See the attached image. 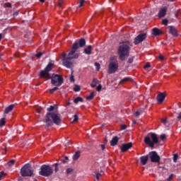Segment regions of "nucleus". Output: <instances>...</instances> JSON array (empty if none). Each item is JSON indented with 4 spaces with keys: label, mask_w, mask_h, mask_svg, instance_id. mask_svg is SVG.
I'll return each mask as SVG.
<instances>
[{
    "label": "nucleus",
    "mask_w": 181,
    "mask_h": 181,
    "mask_svg": "<svg viewBox=\"0 0 181 181\" xmlns=\"http://www.w3.org/2000/svg\"><path fill=\"white\" fill-rule=\"evenodd\" d=\"M93 50V47L91 45L88 46L84 49V53L86 54H91V51Z\"/></svg>",
    "instance_id": "obj_21"
},
{
    "label": "nucleus",
    "mask_w": 181,
    "mask_h": 181,
    "mask_svg": "<svg viewBox=\"0 0 181 181\" xmlns=\"http://www.w3.org/2000/svg\"><path fill=\"white\" fill-rule=\"evenodd\" d=\"M121 129H127V125L122 124V125L121 126Z\"/></svg>",
    "instance_id": "obj_48"
},
{
    "label": "nucleus",
    "mask_w": 181,
    "mask_h": 181,
    "mask_svg": "<svg viewBox=\"0 0 181 181\" xmlns=\"http://www.w3.org/2000/svg\"><path fill=\"white\" fill-rule=\"evenodd\" d=\"M40 1H41V2H45V0H40Z\"/></svg>",
    "instance_id": "obj_61"
},
{
    "label": "nucleus",
    "mask_w": 181,
    "mask_h": 181,
    "mask_svg": "<svg viewBox=\"0 0 181 181\" xmlns=\"http://www.w3.org/2000/svg\"><path fill=\"white\" fill-rule=\"evenodd\" d=\"M177 158H178L177 154H174L173 156L174 162H176L177 160Z\"/></svg>",
    "instance_id": "obj_43"
},
{
    "label": "nucleus",
    "mask_w": 181,
    "mask_h": 181,
    "mask_svg": "<svg viewBox=\"0 0 181 181\" xmlns=\"http://www.w3.org/2000/svg\"><path fill=\"white\" fill-rule=\"evenodd\" d=\"M166 12H168V8L167 7H163L160 9L158 13V17L159 18H163L166 15Z\"/></svg>",
    "instance_id": "obj_14"
},
{
    "label": "nucleus",
    "mask_w": 181,
    "mask_h": 181,
    "mask_svg": "<svg viewBox=\"0 0 181 181\" xmlns=\"http://www.w3.org/2000/svg\"><path fill=\"white\" fill-rule=\"evenodd\" d=\"M101 149L102 151H104V149H105V146L104 144L101 145Z\"/></svg>",
    "instance_id": "obj_50"
},
{
    "label": "nucleus",
    "mask_w": 181,
    "mask_h": 181,
    "mask_svg": "<svg viewBox=\"0 0 181 181\" xmlns=\"http://www.w3.org/2000/svg\"><path fill=\"white\" fill-rule=\"evenodd\" d=\"M168 23V19H163V21H162L163 25H167Z\"/></svg>",
    "instance_id": "obj_41"
},
{
    "label": "nucleus",
    "mask_w": 181,
    "mask_h": 181,
    "mask_svg": "<svg viewBox=\"0 0 181 181\" xmlns=\"http://www.w3.org/2000/svg\"><path fill=\"white\" fill-rule=\"evenodd\" d=\"M94 98V92H92L89 95L86 96L87 100H93Z\"/></svg>",
    "instance_id": "obj_28"
},
{
    "label": "nucleus",
    "mask_w": 181,
    "mask_h": 181,
    "mask_svg": "<svg viewBox=\"0 0 181 181\" xmlns=\"http://www.w3.org/2000/svg\"><path fill=\"white\" fill-rule=\"evenodd\" d=\"M78 121V116L77 115H74V122H77Z\"/></svg>",
    "instance_id": "obj_37"
},
{
    "label": "nucleus",
    "mask_w": 181,
    "mask_h": 181,
    "mask_svg": "<svg viewBox=\"0 0 181 181\" xmlns=\"http://www.w3.org/2000/svg\"><path fill=\"white\" fill-rule=\"evenodd\" d=\"M74 102L75 103V104H78V103H83V98H80V97H77L74 99Z\"/></svg>",
    "instance_id": "obj_26"
},
{
    "label": "nucleus",
    "mask_w": 181,
    "mask_h": 181,
    "mask_svg": "<svg viewBox=\"0 0 181 181\" xmlns=\"http://www.w3.org/2000/svg\"><path fill=\"white\" fill-rule=\"evenodd\" d=\"M95 67H96L97 71H98L100 70V69L101 68V66L100 65L99 63L95 62Z\"/></svg>",
    "instance_id": "obj_32"
},
{
    "label": "nucleus",
    "mask_w": 181,
    "mask_h": 181,
    "mask_svg": "<svg viewBox=\"0 0 181 181\" xmlns=\"http://www.w3.org/2000/svg\"><path fill=\"white\" fill-rule=\"evenodd\" d=\"M119 139L118 138V136L113 137L110 141L111 146H115V145H117V144H118Z\"/></svg>",
    "instance_id": "obj_17"
},
{
    "label": "nucleus",
    "mask_w": 181,
    "mask_h": 181,
    "mask_svg": "<svg viewBox=\"0 0 181 181\" xmlns=\"http://www.w3.org/2000/svg\"><path fill=\"white\" fill-rule=\"evenodd\" d=\"M173 177V174H171L169 177L168 178V180H170Z\"/></svg>",
    "instance_id": "obj_49"
},
{
    "label": "nucleus",
    "mask_w": 181,
    "mask_h": 181,
    "mask_svg": "<svg viewBox=\"0 0 181 181\" xmlns=\"http://www.w3.org/2000/svg\"><path fill=\"white\" fill-rule=\"evenodd\" d=\"M43 55V53L42 52H37L35 56L37 57V59H40V57H42V56Z\"/></svg>",
    "instance_id": "obj_38"
},
{
    "label": "nucleus",
    "mask_w": 181,
    "mask_h": 181,
    "mask_svg": "<svg viewBox=\"0 0 181 181\" xmlns=\"http://www.w3.org/2000/svg\"><path fill=\"white\" fill-rule=\"evenodd\" d=\"M178 119H181V112H180V114H179Z\"/></svg>",
    "instance_id": "obj_54"
},
{
    "label": "nucleus",
    "mask_w": 181,
    "mask_h": 181,
    "mask_svg": "<svg viewBox=\"0 0 181 181\" xmlns=\"http://www.w3.org/2000/svg\"><path fill=\"white\" fill-rule=\"evenodd\" d=\"M14 107L15 105H10L5 109L4 114H8V112H11Z\"/></svg>",
    "instance_id": "obj_19"
},
{
    "label": "nucleus",
    "mask_w": 181,
    "mask_h": 181,
    "mask_svg": "<svg viewBox=\"0 0 181 181\" xmlns=\"http://www.w3.org/2000/svg\"><path fill=\"white\" fill-rule=\"evenodd\" d=\"M102 88L103 86H101V85H98L96 88V91H101Z\"/></svg>",
    "instance_id": "obj_42"
},
{
    "label": "nucleus",
    "mask_w": 181,
    "mask_h": 181,
    "mask_svg": "<svg viewBox=\"0 0 181 181\" xmlns=\"http://www.w3.org/2000/svg\"><path fill=\"white\" fill-rule=\"evenodd\" d=\"M158 59H159V60L162 61V60H163V59H165V57H163V55H162V54H160L158 57Z\"/></svg>",
    "instance_id": "obj_45"
},
{
    "label": "nucleus",
    "mask_w": 181,
    "mask_h": 181,
    "mask_svg": "<svg viewBox=\"0 0 181 181\" xmlns=\"http://www.w3.org/2000/svg\"><path fill=\"white\" fill-rule=\"evenodd\" d=\"M78 49V44L77 42H75L72 45L71 49L68 54L67 57H66V53H62V59L63 66H64L67 69H71L73 66V62H71V60H73V59H78V56H80V53L78 52V51H77Z\"/></svg>",
    "instance_id": "obj_1"
},
{
    "label": "nucleus",
    "mask_w": 181,
    "mask_h": 181,
    "mask_svg": "<svg viewBox=\"0 0 181 181\" xmlns=\"http://www.w3.org/2000/svg\"><path fill=\"white\" fill-rule=\"evenodd\" d=\"M18 12H15V13H13V16H18Z\"/></svg>",
    "instance_id": "obj_53"
},
{
    "label": "nucleus",
    "mask_w": 181,
    "mask_h": 181,
    "mask_svg": "<svg viewBox=\"0 0 181 181\" xmlns=\"http://www.w3.org/2000/svg\"><path fill=\"white\" fill-rule=\"evenodd\" d=\"M53 110H54V106H50L47 108L48 112H57L56 111L54 112Z\"/></svg>",
    "instance_id": "obj_30"
},
{
    "label": "nucleus",
    "mask_w": 181,
    "mask_h": 181,
    "mask_svg": "<svg viewBox=\"0 0 181 181\" xmlns=\"http://www.w3.org/2000/svg\"><path fill=\"white\" fill-rule=\"evenodd\" d=\"M5 176H6V173L4 171H1L0 173V180H2V179H4V177H5Z\"/></svg>",
    "instance_id": "obj_29"
},
{
    "label": "nucleus",
    "mask_w": 181,
    "mask_h": 181,
    "mask_svg": "<svg viewBox=\"0 0 181 181\" xmlns=\"http://www.w3.org/2000/svg\"><path fill=\"white\" fill-rule=\"evenodd\" d=\"M64 4V1L63 0H59L58 1V6H59V8H62Z\"/></svg>",
    "instance_id": "obj_31"
},
{
    "label": "nucleus",
    "mask_w": 181,
    "mask_h": 181,
    "mask_svg": "<svg viewBox=\"0 0 181 181\" xmlns=\"http://www.w3.org/2000/svg\"><path fill=\"white\" fill-rule=\"evenodd\" d=\"M130 49H131V42L128 41L123 42L119 44L117 53L119 54L120 60L124 62L126 57H128L129 56Z\"/></svg>",
    "instance_id": "obj_3"
},
{
    "label": "nucleus",
    "mask_w": 181,
    "mask_h": 181,
    "mask_svg": "<svg viewBox=\"0 0 181 181\" xmlns=\"http://www.w3.org/2000/svg\"><path fill=\"white\" fill-rule=\"evenodd\" d=\"M78 44V46L79 45L80 47H84V46H86V40H84L83 38L79 40L78 43L76 42Z\"/></svg>",
    "instance_id": "obj_22"
},
{
    "label": "nucleus",
    "mask_w": 181,
    "mask_h": 181,
    "mask_svg": "<svg viewBox=\"0 0 181 181\" xmlns=\"http://www.w3.org/2000/svg\"><path fill=\"white\" fill-rule=\"evenodd\" d=\"M35 111H36L37 112H38V114L40 113V112H42V107H39V106H37V107H35Z\"/></svg>",
    "instance_id": "obj_35"
},
{
    "label": "nucleus",
    "mask_w": 181,
    "mask_h": 181,
    "mask_svg": "<svg viewBox=\"0 0 181 181\" xmlns=\"http://www.w3.org/2000/svg\"><path fill=\"white\" fill-rule=\"evenodd\" d=\"M40 77L41 78H45V80H49L50 78V74L45 71V69L41 71L40 73Z\"/></svg>",
    "instance_id": "obj_11"
},
{
    "label": "nucleus",
    "mask_w": 181,
    "mask_h": 181,
    "mask_svg": "<svg viewBox=\"0 0 181 181\" xmlns=\"http://www.w3.org/2000/svg\"><path fill=\"white\" fill-rule=\"evenodd\" d=\"M131 78L130 77H125L123 79H122L119 82V83H125V81H131Z\"/></svg>",
    "instance_id": "obj_27"
},
{
    "label": "nucleus",
    "mask_w": 181,
    "mask_h": 181,
    "mask_svg": "<svg viewBox=\"0 0 181 181\" xmlns=\"http://www.w3.org/2000/svg\"><path fill=\"white\" fill-rule=\"evenodd\" d=\"M51 83L53 86L60 87L63 84V77L57 74H54L51 77Z\"/></svg>",
    "instance_id": "obj_8"
},
{
    "label": "nucleus",
    "mask_w": 181,
    "mask_h": 181,
    "mask_svg": "<svg viewBox=\"0 0 181 181\" xmlns=\"http://www.w3.org/2000/svg\"><path fill=\"white\" fill-rule=\"evenodd\" d=\"M14 163H15V160H11L8 162V166H12V165H13Z\"/></svg>",
    "instance_id": "obj_39"
},
{
    "label": "nucleus",
    "mask_w": 181,
    "mask_h": 181,
    "mask_svg": "<svg viewBox=\"0 0 181 181\" xmlns=\"http://www.w3.org/2000/svg\"><path fill=\"white\" fill-rule=\"evenodd\" d=\"M71 172H73V169L72 168H68L66 170V173L69 174V173H71Z\"/></svg>",
    "instance_id": "obj_44"
},
{
    "label": "nucleus",
    "mask_w": 181,
    "mask_h": 181,
    "mask_svg": "<svg viewBox=\"0 0 181 181\" xmlns=\"http://www.w3.org/2000/svg\"><path fill=\"white\" fill-rule=\"evenodd\" d=\"M118 61H117V59H113L112 58H111L108 66L107 73H109V74L116 73L118 70Z\"/></svg>",
    "instance_id": "obj_7"
},
{
    "label": "nucleus",
    "mask_w": 181,
    "mask_h": 181,
    "mask_svg": "<svg viewBox=\"0 0 181 181\" xmlns=\"http://www.w3.org/2000/svg\"><path fill=\"white\" fill-rule=\"evenodd\" d=\"M45 122L47 127H51V125H53V123L55 125H60L62 124V117H60V114L58 112H47Z\"/></svg>",
    "instance_id": "obj_2"
},
{
    "label": "nucleus",
    "mask_w": 181,
    "mask_h": 181,
    "mask_svg": "<svg viewBox=\"0 0 181 181\" xmlns=\"http://www.w3.org/2000/svg\"><path fill=\"white\" fill-rule=\"evenodd\" d=\"M78 158H80V152L76 151L75 153V154L73 156V159H74V160H77V159H78Z\"/></svg>",
    "instance_id": "obj_23"
},
{
    "label": "nucleus",
    "mask_w": 181,
    "mask_h": 181,
    "mask_svg": "<svg viewBox=\"0 0 181 181\" xmlns=\"http://www.w3.org/2000/svg\"><path fill=\"white\" fill-rule=\"evenodd\" d=\"M70 81L74 82V76L73 75L70 76Z\"/></svg>",
    "instance_id": "obj_47"
},
{
    "label": "nucleus",
    "mask_w": 181,
    "mask_h": 181,
    "mask_svg": "<svg viewBox=\"0 0 181 181\" xmlns=\"http://www.w3.org/2000/svg\"><path fill=\"white\" fill-rule=\"evenodd\" d=\"M170 33H171L173 36H177V30L173 26H170Z\"/></svg>",
    "instance_id": "obj_18"
},
{
    "label": "nucleus",
    "mask_w": 181,
    "mask_h": 181,
    "mask_svg": "<svg viewBox=\"0 0 181 181\" xmlns=\"http://www.w3.org/2000/svg\"><path fill=\"white\" fill-rule=\"evenodd\" d=\"M5 124H6V119L4 117L0 119V127H4Z\"/></svg>",
    "instance_id": "obj_24"
},
{
    "label": "nucleus",
    "mask_w": 181,
    "mask_h": 181,
    "mask_svg": "<svg viewBox=\"0 0 181 181\" xmlns=\"http://www.w3.org/2000/svg\"><path fill=\"white\" fill-rule=\"evenodd\" d=\"M148 156H141L140 158L141 165H146V162H148Z\"/></svg>",
    "instance_id": "obj_20"
},
{
    "label": "nucleus",
    "mask_w": 181,
    "mask_h": 181,
    "mask_svg": "<svg viewBox=\"0 0 181 181\" xmlns=\"http://www.w3.org/2000/svg\"><path fill=\"white\" fill-rule=\"evenodd\" d=\"M171 1V2H173V1H175V0H170Z\"/></svg>",
    "instance_id": "obj_63"
},
{
    "label": "nucleus",
    "mask_w": 181,
    "mask_h": 181,
    "mask_svg": "<svg viewBox=\"0 0 181 181\" xmlns=\"http://www.w3.org/2000/svg\"><path fill=\"white\" fill-rule=\"evenodd\" d=\"M39 174L41 176H45L49 177L51 176V175L53 174V168L50 167V165H42L40 168V171L39 172Z\"/></svg>",
    "instance_id": "obj_6"
},
{
    "label": "nucleus",
    "mask_w": 181,
    "mask_h": 181,
    "mask_svg": "<svg viewBox=\"0 0 181 181\" xmlns=\"http://www.w3.org/2000/svg\"><path fill=\"white\" fill-rule=\"evenodd\" d=\"M109 1L112 3V2H115V0H109Z\"/></svg>",
    "instance_id": "obj_57"
},
{
    "label": "nucleus",
    "mask_w": 181,
    "mask_h": 181,
    "mask_svg": "<svg viewBox=\"0 0 181 181\" xmlns=\"http://www.w3.org/2000/svg\"><path fill=\"white\" fill-rule=\"evenodd\" d=\"M7 6L11 7V4H7Z\"/></svg>",
    "instance_id": "obj_62"
},
{
    "label": "nucleus",
    "mask_w": 181,
    "mask_h": 181,
    "mask_svg": "<svg viewBox=\"0 0 181 181\" xmlns=\"http://www.w3.org/2000/svg\"><path fill=\"white\" fill-rule=\"evenodd\" d=\"M53 67H54V64L49 62L44 70L49 73V71H52V70H53Z\"/></svg>",
    "instance_id": "obj_16"
},
{
    "label": "nucleus",
    "mask_w": 181,
    "mask_h": 181,
    "mask_svg": "<svg viewBox=\"0 0 181 181\" xmlns=\"http://www.w3.org/2000/svg\"><path fill=\"white\" fill-rule=\"evenodd\" d=\"M98 83V80L93 79L90 86L93 88H94V87H95V86H97Z\"/></svg>",
    "instance_id": "obj_25"
},
{
    "label": "nucleus",
    "mask_w": 181,
    "mask_h": 181,
    "mask_svg": "<svg viewBox=\"0 0 181 181\" xmlns=\"http://www.w3.org/2000/svg\"><path fill=\"white\" fill-rule=\"evenodd\" d=\"M144 142L146 145H148L150 148H153L155 144L159 142V139H158V135L155 133H150L147 136L144 138Z\"/></svg>",
    "instance_id": "obj_4"
},
{
    "label": "nucleus",
    "mask_w": 181,
    "mask_h": 181,
    "mask_svg": "<svg viewBox=\"0 0 181 181\" xmlns=\"http://www.w3.org/2000/svg\"><path fill=\"white\" fill-rule=\"evenodd\" d=\"M66 160H69V157H65Z\"/></svg>",
    "instance_id": "obj_60"
},
{
    "label": "nucleus",
    "mask_w": 181,
    "mask_h": 181,
    "mask_svg": "<svg viewBox=\"0 0 181 181\" xmlns=\"http://www.w3.org/2000/svg\"><path fill=\"white\" fill-rule=\"evenodd\" d=\"M165 98H166V94H165V93H160L157 95V101L160 104H162V103H163Z\"/></svg>",
    "instance_id": "obj_13"
},
{
    "label": "nucleus",
    "mask_w": 181,
    "mask_h": 181,
    "mask_svg": "<svg viewBox=\"0 0 181 181\" xmlns=\"http://www.w3.org/2000/svg\"><path fill=\"white\" fill-rule=\"evenodd\" d=\"M160 138L161 141H165V140H166L167 136H166V134H161Z\"/></svg>",
    "instance_id": "obj_36"
},
{
    "label": "nucleus",
    "mask_w": 181,
    "mask_h": 181,
    "mask_svg": "<svg viewBox=\"0 0 181 181\" xmlns=\"http://www.w3.org/2000/svg\"><path fill=\"white\" fill-rule=\"evenodd\" d=\"M74 90H75L76 92L80 91V86L77 85L75 86V87L74 88Z\"/></svg>",
    "instance_id": "obj_40"
},
{
    "label": "nucleus",
    "mask_w": 181,
    "mask_h": 181,
    "mask_svg": "<svg viewBox=\"0 0 181 181\" xmlns=\"http://www.w3.org/2000/svg\"><path fill=\"white\" fill-rule=\"evenodd\" d=\"M63 163H66V161L64 160Z\"/></svg>",
    "instance_id": "obj_64"
},
{
    "label": "nucleus",
    "mask_w": 181,
    "mask_h": 181,
    "mask_svg": "<svg viewBox=\"0 0 181 181\" xmlns=\"http://www.w3.org/2000/svg\"><path fill=\"white\" fill-rule=\"evenodd\" d=\"M135 117H138L139 115V112H136L134 113Z\"/></svg>",
    "instance_id": "obj_51"
},
{
    "label": "nucleus",
    "mask_w": 181,
    "mask_h": 181,
    "mask_svg": "<svg viewBox=\"0 0 181 181\" xmlns=\"http://www.w3.org/2000/svg\"><path fill=\"white\" fill-rule=\"evenodd\" d=\"M57 90H59V88L55 87L54 88L50 89L49 93H51V94H53V93H54V91H57Z\"/></svg>",
    "instance_id": "obj_33"
},
{
    "label": "nucleus",
    "mask_w": 181,
    "mask_h": 181,
    "mask_svg": "<svg viewBox=\"0 0 181 181\" xmlns=\"http://www.w3.org/2000/svg\"><path fill=\"white\" fill-rule=\"evenodd\" d=\"M152 35H153V36H159V35H162V31L156 28H153Z\"/></svg>",
    "instance_id": "obj_15"
},
{
    "label": "nucleus",
    "mask_w": 181,
    "mask_h": 181,
    "mask_svg": "<svg viewBox=\"0 0 181 181\" xmlns=\"http://www.w3.org/2000/svg\"><path fill=\"white\" fill-rule=\"evenodd\" d=\"M149 67H151V64H146L144 66L145 70H146V69H149Z\"/></svg>",
    "instance_id": "obj_46"
},
{
    "label": "nucleus",
    "mask_w": 181,
    "mask_h": 181,
    "mask_svg": "<svg viewBox=\"0 0 181 181\" xmlns=\"http://www.w3.org/2000/svg\"><path fill=\"white\" fill-rule=\"evenodd\" d=\"M2 39V34H0V40Z\"/></svg>",
    "instance_id": "obj_59"
},
{
    "label": "nucleus",
    "mask_w": 181,
    "mask_h": 181,
    "mask_svg": "<svg viewBox=\"0 0 181 181\" xmlns=\"http://www.w3.org/2000/svg\"><path fill=\"white\" fill-rule=\"evenodd\" d=\"M132 148V143H127L122 144L121 146V151L122 152H127L128 149H131Z\"/></svg>",
    "instance_id": "obj_12"
},
{
    "label": "nucleus",
    "mask_w": 181,
    "mask_h": 181,
    "mask_svg": "<svg viewBox=\"0 0 181 181\" xmlns=\"http://www.w3.org/2000/svg\"><path fill=\"white\" fill-rule=\"evenodd\" d=\"M150 159L151 162L158 163L160 160V157L158 155V153L156 151H152L150 153Z\"/></svg>",
    "instance_id": "obj_9"
},
{
    "label": "nucleus",
    "mask_w": 181,
    "mask_h": 181,
    "mask_svg": "<svg viewBox=\"0 0 181 181\" xmlns=\"http://www.w3.org/2000/svg\"><path fill=\"white\" fill-rule=\"evenodd\" d=\"M21 175L23 177L33 176V169L30 164H25L21 170Z\"/></svg>",
    "instance_id": "obj_5"
},
{
    "label": "nucleus",
    "mask_w": 181,
    "mask_h": 181,
    "mask_svg": "<svg viewBox=\"0 0 181 181\" xmlns=\"http://www.w3.org/2000/svg\"><path fill=\"white\" fill-rule=\"evenodd\" d=\"M145 39H146V33H141L135 37L134 43V45H139Z\"/></svg>",
    "instance_id": "obj_10"
},
{
    "label": "nucleus",
    "mask_w": 181,
    "mask_h": 181,
    "mask_svg": "<svg viewBox=\"0 0 181 181\" xmlns=\"http://www.w3.org/2000/svg\"><path fill=\"white\" fill-rule=\"evenodd\" d=\"M57 170H59V168H57V165H56V167H55V172H57Z\"/></svg>",
    "instance_id": "obj_56"
},
{
    "label": "nucleus",
    "mask_w": 181,
    "mask_h": 181,
    "mask_svg": "<svg viewBox=\"0 0 181 181\" xmlns=\"http://www.w3.org/2000/svg\"><path fill=\"white\" fill-rule=\"evenodd\" d=\"M162 122H163V124H166V119H163Z\"/></svg>",
    "instance_id": "obj_55"
},
{
    "label": "nucleus",
    "mask_w": 181,
    "mask_h": 181,
    "mask_svg": "<svg viewBox=\"0 0 181 181\" xmlns=\"http://www.w3.org/2000/svg\"><path fill=\"white\" fill-rule=\"evenodd\" d=\"M129 63H132V59H129Z\"/></svg>",
    "instance_id": "obj_58"
},
{
    "label": "nucleus",
    "mask_w": 181,
    "mask_h": 181,
    "mask_svg": "<svg viewBox=\"0 0 181 181\" xmlns=\"http://www.w3.org/2000/svg\"><path fill=\"white\" fill-rule=\"evenodd\" d=\"M84 2H86V0H80L78 8H81V6H83V5H84Z\"/></svg>",
    "instance_id": "obj_34"
},
{
    "label": "nucleus",
    "mask_w": 181,
    "mask_h": 181,
    "mask_svg": "<svg viewBox=\"0 0 181 181\" xmlns=\"http://www.w3.org/2000/svg\"><path fill=\"white\" fill-rule=\"evenodd\" d=\"M100 174H97L96 175V179L98 180V179L100 178Z\"/></svg>",
    "instance_id": "obj_52"
}]
</instances>
